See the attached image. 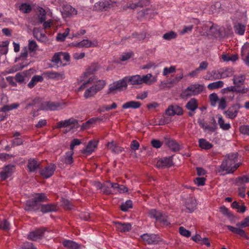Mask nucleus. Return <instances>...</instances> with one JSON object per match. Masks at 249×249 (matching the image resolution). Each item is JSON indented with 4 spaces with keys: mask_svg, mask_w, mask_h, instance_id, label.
Returning <instances> with one entry per match:
<instances>
[{
    "mask_svg": "<svg viewBox=\"0 0 249 249\" xmlns=\"http://www.w3.org/2000/svg\"><path fill=\"white\" fill-rule=\"evenodd\" d=\"M238 161V154L231 153L227 154L219 166V172L226 171L227 174L233 173L240 165Z\"/></svg>",
    "mask_w": 249,
    "mask_h": 249,
    "instance_id": "f257e3e1",
    "label": "nucleus"
},
{
    "mask_svg": "<svg viewBox=\"0 0 249 249\" xmlns=\"http://www.w3.org/2000/svg\"><path fill=\"white\" fill-rule=\"evenodd\" d=\"M98 70V67L96 64H92L89 66L83 75L78 80V83L82 82V84L78 88V90L81 91L88 87V85L92 83L93 78L92 77H89L90 75L94 74Z\"/></svg>",
    "mask_w": 249,
    "mask_h": 249,
    "instance_id": "f03ea898",
    "label": "nucleus"
},
{
    "mask_svg": "<svg viewBox=\"0 0 249 249\" xmlns=\"http://www.w3.org/2000/svg\"><path fill=\"white\" fill-rule=\"evenodd\" d=\"M204 85L199 84H192L183 90L180 94V97L183 99L198 95L204 89Z\"/></svg>",
    "mask_w": 249,
    "mask_h": 249,
    "instance_id": "7ed1b4c3",
    "label": "nucleus"
},
{
    "mask_svg": "<svg viewBox=\"0 0 249 249\" xmlns=\"http://www.w3.org/2000/svg\"><path fill=\"white\" fill-rule=\"evenodd\" d=\"M70 60V54L66 52H59L55 53L51 61L57 67H64L68 65Z\"/></svg>",
    "mask_w": 249,
    "mask_h": 249,
    "instance_id": "20e7f679",
    "label": "nucleus"
},
{
    "mask_svg": "<svg viewBox=\"0 0 249 249\" xmlns=\"http://www.w3.org/2000/svg\"><path fill=\"white\" fill-rule=\"evenodd\" d=\"M106 83L104 80H99L92 86L87 88L84 94L85 99L94 97L96 93L102 90L106 86Z\"/></svg>",
    "mask_w": 249,
    "mask_h": 249,
    "instance_id": "39448f33",
    "label": "nucleus"
},
{
    "mask_svg": "<svg viewBox=\"0 0 249 249\" xmlns=\"http://www.w3.org/2000/svg\"><path fill=\"white\" fill-rule=\"evenodd\" d=\"M127 84L125 83L124 78L110 84L107 92V94H115L118 91H121L127 88Z\"/></svg>",
    "mask_w": 249,
    "mask_h": 249,
    "instance_id": "423d86ee",
    "label": "nucleus"
},
{
    "mask_svg": "<svg viewBox=\"0 0 249 249\" xmlns=\"http://www.w3.org/2000/svg\"><path fill=\"white\" fill-rule=\"evenodd\" d=\"M65 106L64 103L58 102L46 101L43 102L40 109L43 110L55 111L61 109Z\"/></svg>",
    "mask_w": 249,
    "mask_h": 249,
    "instance_id": "0eeeda50",
    "label": "nucleus"
},
{
    "mask_svg": "<svg viewBox=\"0 0 249 249\" xmlns=\"http://www.w3.org/2000/svg\"><path fill=\"white\" fill-rule=\"evenodd\" d=\"M45 231L46 228H41L34 230L30 232L28 235V238L33 241H36L38 239H40L43 236Z\"/></svg>",
    "mask_w": 249,
    "mask_h": 249,
    "instance_id": "6e6552de",
    "label": "nucleus"
},
{
    "mask_svg": "<svg viewBox=\"0 0 249 249\" xmlns=\"http://www.w3.org/2000/svg\"><path fill=\"white\" fill-rule=\"evenodd\" d=\"M112 224L113 227L119 232H128L130 231L132 228V225L129 223H121L114 221L113 222Z\"/></svg>",
    "mask_w": 249,
    "mask_h": 249,
    "instance_id": "1a4fd4ad",
    "label": "nucleus"
},
{
    "mask_svg": "<svg viewBox=\"0 0 249 249\" xmlns=\"http://www.w3.org/2000/svg\"><path fill=\"white\" fill-rule=\"evenodd\" d=\"M15 167L14 165L9 164L2 168L0 173V177L1 180H5L10 177L14 171Z\"/></svg>",
    "mask_w": 249,
    "mask_h": 249,
    "instance_id": "9d476101",
    "label": "nucleus"
},
{
    "mask_svg": "<svg viewBox=\"0 0 249 249\" xmlns=\"http://www.w3.org/2000/svg\"><path fill=\"white\" fill-rule=\"evenodd\" d=\"M142 241L148 244H156L159 242V237L155 234L144 233L141 236Z\"/></svg>",
    "mask_w": 249,
    "mask_h": 249,
    "instance_id": "9b49d317",
    "label": "nucleus"
},
{
    "mask_svg": "<svg viewBox=\"0 0 249 249\" xmlns=\"http://www.w3.org/2000/svg\"><path fill=\"white\" fill-rule=\"evenodd\" d=\"M165 113L168 116L180 115L183 113V110L181 107L178 105H170L165 110Z\"/></svg>",
    "mask_w": 249,
    "mask_h": 249,
    "instance_id": "f8f14e48",
    "label": "nucleus"
},
{
    "mask_svg": "<svg viewBox=\"0 0 249 249\" xmlns=\"http://www.w3.org/2000/svg\"><path fill=\"white\" fill-rule=\"evenodd\" d=\"M55 167L54 164H51L40 171V175L44 178H49L53 174Z\"/></svg>",
    "mask_w": 249,
    "mask_h": 249,
    "instance_id": "ddd939ff",
    "label": "nucleus"
},
{
    "mask_svg": "<svg viewBox=\"0 0 249 249\" xmlns=\"http://www.w3.org/2000/svg\"><path fill=\"white\" fill-rule=\"evenodd\" d=\"M173 165L171 157H165L159 160L156 163V166L159 169L170 167Z\"/></svg>",
    "mask_w": 249,
    "mask_h": 249,
    "instance_id": "4468645a",
    "label": "nucleus"
},
{
    "mask_svg": "<svg viewBox=\"0 0 249 249\" xmlns=\"http://www.w3.org/2000/svg\"><path fill=\"white\" fill-rule=\"evenodd\" d=\"M242 59L246 65L249 67V43H245L241 48Z\"/></svg>",
    "mask_w": 249,
    "mask_h": 249,
    "instance_id": "2eb2a0df",
    "label": "nucleus"
},
{
    "mask_svg": "<svg viewBox=\"0 0 249 249\" xmlns=\"http://www.w3.org/2000/svg\"><path fill=\"white\" fill-rule=\"evenodd\" d=\"M124 79L126 83L127 84V83H128L132 85H139L142 84L141 76L138 74L125 76L124 77Z\"/></svg>",
    "mask_w": 249,
    "mask_h": 249,
    "instance_id": "dca6fc26",
    "label": "nucleus"
},
{
    "mask_svg": "<svg viewBox=\"0 0 249 249\" xmlns=\"http://www.w3.org/2000/svg\"><path fill=\"white\" fill-rule=\"evenodd\" d=\"M241 107L239 104H237L228 108L227 111L224 112L226 116L230 119H234L237 115L239 109Z\"/></svg>",
    "mask_w": 249,
    "mask_h": 249,
    "instance_id": "f3484780",
    "label": "nucleus"
},
{
    "mask_svg": "<svg viewBox=\"0 0 249 249\" xmlns=\"http://www.w3.org/2000/svg\"><path fill=\"white\" fill-rule=\"evenodd\" d=\"M77 11L70 5H66L63 8L62 15L64 18H69L77 15Z\"/></svg>",
    "mask_w": 249,
    "mask_h": 249,
    "instance_id": "a211bd4d",
    "label": "nucleus"
},
{
    "mask_svg": "<svg viewBox=\"0 0 249 249\" xmlns=\"http://www.w3.org/2000/svg\"><path fill=\"white\" fill-rule=\"evenodd\" d=\"M223 90L224 93H226L227 91H231L235 92L238 93L245 94L249 91V89L245 87H243L240 88H238L236 85H234L227 87L226 88H224L223 89Z\"/></svg>",
    "mask_w": 249,
    "mask_h": 249,
    "instance_id": "6ab92c4d",
    "label": "nucleus"
},
{
    "mask_svg": "<svg viewBox=\"0 0 249 249\" xmlns=\"http://www.w3.org/2000/svg\"><path fill=\"white\" fill-rule=\"evenodd\" d=\"M38 208L43 213L55 212L57 210L56 205L52 203L41 204Z\"/></svg>",
    "mask_w": 249,
    "mask_h": 249,
    "instance_id": "aec40b11",
    "label": "nucleus"
},
{
    "mask_svg": "<svg viewBox=\"0 0 249 249\" xmlns=\"http://www.w3.org/2000/svg\"><path fill=\"white\" fill-rule=\"evenodd\" d=\"M227 228L232 232L235 233L245 239H248V235L245 231L242 229V228L239 226L233 227L230 225H227Z\"/></svg>",
    "mask_w": 249,
    "mask_h": 249,
    "instance_id": "412c9836",
    "label": "nucleus"
},
{
    "mask_svg": "<svg viewBox=\"0 0 249 249\" xmlns=\"http://www.w3.org/2000/svg\"><path fill=\"white\" fill-rule=\"evenodd\" d=\"M246 79V76L243 74L234 75L233 76V84L236 85L238 88L243 87Z\"/></svg>",
    "mask_w": 249,
    "mask_h": 249,
    "instance_id": "4be33fe9",
    "label": "nucleus"
},
{
    "mask_svg": "<svg viewBox=\"0 0 249 249\" xmlns=\"http://www.w3.org/2000/svg\"><path fill=\"white\" fill-rule=\"evenodd\" d=\"M142 105V104L138 101H129L123 104L122 105L123 108L126 109H136L139 108Z\"/></svg>",
    "mask_w": 249,
    "mask_h": 249,
    "instance_id": "5701e85b",
    "label": "nucleus"
},
{
    "mask_svg": "<svg viewBox=\"0 0 249 249\" xmlns=\"http://www.w3.org/2000/svg\"><path fill=\"white\" fill-rule=\"evenodd\" d=\"M107 147L112 152L118 154L124 151V148L118 145L113 141L109 142L107 144Z\"/></svg>",
    "mask_w": 249,
    "mask_h": 249,
    "instance_id": "b1692460",
    "label": "nucleus"
},
{
    "mask_svg": "<svg viewBox=\"0 0 249 249\" xmlns=\"http://www.w3.org/2000/svg\"><path fill=\"white\" fill-rule=\"evenodd\" d=\"M77 123V121L74 119L71 118L64 121H60L57 123L56 128L67 127L72 124L75 125Z\"/></svg>",
    "mask_w": 249,
    "mask_h": 249,
    "instance_id": "393cba45",
    "label": "nucleus"
},
{
    "mask_svg": "<svg viewBox=\"0 0 249 249\" xmlns=\"http://www.w3.org/2000/svg\"><path fill=\"white\" fill-rule=\"evenodd\" d=\"M185 206L188 212L192 213L196 208V201L193 198H189L186 200Z\"/></svg>",
    "mask_w": 249,
    "mask_h": 249,
    "instance_id": "a878e982",
    "label": "nucleus"
},
{
    "mask_svg": "<svg viewBox=\"0 0 249 249\" xmlns=\"http://www.w3.org/2000/svg\"><path fill=\"white\" fill-rule=\"evenodd\" d=\"M149 215L151 218H155L156 220L164 221V216L160 211H157L156 209H152L149 211Z\"/></svg>",
    "mask_w": 249,
    "mask_h": 249,
    "instance_id": "bb28decb",
    "label": "nucleus"
},
{
    "mask_svg": "<svg viewBox=\"0 0 249 249\" xmlns=\"http://www.w3.org/2000/svg\"><path fill=\"white\" fill-rule=\"evenodd\" d=\"M109 1L107 0H103L95 4V8L97 10L106 11L110 7Z\"/></svg>",
    "mask_w": 249,
    "mask_h": 249,
    "instance_id": "cd10ccee",
    "label": "nucleus"
},
{
    "mask_svg": "<svg viewBox=\"0 0 249 249\" xmlns=\"http://www.w3.org/2000/svg\"><path fill=\"white\" fill-rule=\"evenodd\" d=\"M40 166V163L34 159H30L28 161L27 167L29 172H35Z\"/></svg>",
    "mask_w": 249,
    "mask_h": 249,
    "instance_id": "c85d7f7f",
    "label": "nucleus"
},
{
    "mask_svg": "<svg viewBox=\"0 0 249 249\" xmlns=\"http://www.w3.org/2000/svg\"><path fill=\"white\" fill-rule=\"evenodd\" d=\"M220 75L219 77H217L215 79H221V78H226L227 77H230L232 76H233L234 71L232 69L227 68L224 69L222 71L219 72Z\"/></svg>",
    "mask_w": 249,
    "mask_h": 249,
    "instance_id": "c756f323",
    "label": "nucleus"
},
{
    "mask_svg": "<svg viewBox=\"0 0 249 249\" xmlns=\"http://www.w3.org/2000/svg\"><path fill=\"white\" fill-rule=\"evenodd\" d=\"M186 108L193 112L195 111L198 107V102L196 98H191L186 104Z\"/></svg>",
    "mask_w": 249,
    "mask_h": 249,
    "instance_id": "7c9ffc66",
    "label": "nucleus"
},
{
    "mask_svg": "<svg viewBox=\"0 0 249 249\" xmlns=\"http://www.w3.org/2000/svg\"><path fill=\"white\" fill-rule=\"evenodd\" d=\"M97 144V141H90L84 150V153L87 155L91 154L96 148Z\"/></svg>",
    "mask_w": 249,
    "mask_h": 249,
    "instance_id": "2f4dec72",
    "label": "nucleus"
},
{
    "mask_svg": "<svg viewBox=\"0 0 249 249\" xmlns=\"http://www.w3.org/2000/svg\"><path fill=\"white\" fill-rule=\"evenodd\" d=\"M62 244L68 249H79L80 247V245L72 240H65Z\"/></svg>",
    "mask_w": 249,
    "mask_h": 249,
    "instance_id": "473e14b6",
    "label": "nucleus"
},
{
    "mask_svg": "<svg viewBox=\"0 0 249 249\" xmlns=\"http://www.w3.org/2000/svg\"><path fill=\"white\" fill-rule=\"evenodd\" d=\"M116 193H124L127 192V188L123 185H119L117 183H109Z\"/></svg>",
    "mask_w": 249,
    "mask_h": 249,
    "instance_id": "72a5a7b5",
    "label": "nucleus"
},
{
    "mask_svg": "<svg viewBox=\"0 0 249 249\" xmlns=\"http://www.w3.org/2000/svg\"><path fill=\"white\" fill-rule=\"evenodd\" d=\"M166 144L171 150L174 152L178 151L180 149L178 143L173 140H167Z\"/></svg>",
    "mask_w": 249,
    "mask_h": 249,
    "instance_id": "f704fd0d",
    "label": "nucleus"
},
{
    "mask_svg": "<svg viewBox=\"0 0 249 249\" xmlns=\"http://www.w3.org/2000/svg\"><path fill=\"white\" fill-rule=\"evenodd\" d=\"M233 28L235 34L240 36H242L244 34L246 30V26L245 25L240 23H237L234 24Z\"/></svg>",
    "mask_w": 249,
    "mask_h": 249,
    "instance_id": "c9c22d12",
    "label": "nucleus"
},
{
    "mask_svg": "<svg viewBox=\"0 0 249 249\" xmlns=\"http://www.w3.org/2000/svg\"><path fill=\"white\" fill-rule=\"evenodd\" d=\"M97 41H94L91 42L89 39H83L81 41L79 42V45L82 47L89 48L92 47H96L97 46Z\"/></svg>",
    "mask_w": 249,
    "mask_h": 249,
    "instance_id": "e433bc0d",
    "label": "nucleus"
},
{
    "mask_svg": "<svg viewBox=\"0 0 249 249\" xmlns=\"http://www.w3.org/2000/svg\"><path fill=\"white\" fill-rule=\"evenodd\" d=\"M43 80V78L41 75H35L32 78L28 84V87L32 89L39 82H42Z\"/></svg>",
    "mask_w": 249,
    "mask_h": 249,
    "instance_id": "4c0bfd02",
    "label": "nucleus"
},
{
    "mask_svg": "<svg viewBox=\"0 0 249 249\" xmlns=\"http://www.w3.org/2000/svg\"><path fill=\"white\" fill-rule=\"evenodd\" d=\"M36 202L33 199V200H29L26 202L25 210L28 211H36L37 209Z\"/></svg>",
    "mask_w": 249,
    "mask_h": 249,
    "instance_id": "58836bf2",
    "label": "nucleus"
},
{
    "mask_svg": "<svg viewBox=\"0 0 249 249\" xmlns=\"http://www.w3.org/2000/svg\"><path fill=\"white\" fill-rule=\"evenodd\" d=\"M46 76L49 78L59 80L62 79L64 78L63 73H60L57 72L48 71L46 72Z\"/></svg>",
    "mask_w": 249,
    "mask_h": 249,
    "instance_id": "ea45409f",
    "label": "nucleus"
},
{
    "mask_svg": "<svg viewBox=\"0 0 249 249\" xmlns=\"http://www.w3.org/2000/svg\"><path fill=\"white\" fill-rule=\"evenodd\" d=\"M221 58L224 62H235L238 59V57L236 54H232L230 56L228 54L224 53L221 55Z\"/></svg>",
    "mask_w": 249,
    "mask_h": 249,
    "instance_id": "a19ab883",
    "label": "nucleus"
},
{
    "mask_svg": "<svg viewBox=\"0 0 249 249\" xmlns=\"http://www.w3.org/2000/svg\"><path fill=\"white\" fill-rule=\"evenodd\" d=\"M199 146L204 149H210L213 147V144L210 142L207 141L204 139H200L198 141Z\"/></svg>",
    "mask_w": 249,
    "mask_h": 249,
    "instance_id": "79ce46f5",
    "label": "nucleus"
},
{
    "mask_svg": "<svg viewBox=\"0 0 249 249\" xmlns=\"http://www.w3.org/2000/svg\"><path fill=\"white\" fill-rule=\"evenodd\" d=\"M218 124L221 129L224 130H227L231 128L230 124L229 123H225L224 120L221 115H218Z\"/></svg>",
    "mask_w": 249,
    "mask_h": 249,
    "instance_id": "37998d69",
    "label": "nucleus"
},
{
    "mask_svg": "<svg viewBox=\"0 0 249 249\" xmlns=\"http://www.w3.org/2000/svg\"><path fill=\"white\" fill-rule=\"evenodd\" d=\"M73 152L69 151L66 153L65 156L62 158V160L67 164H71L73 162L72 159Z\"/></svg>",
    "mask_w": 249,
    "mask_h": 249,
    "instance_id": "c03bdc74",
    "label": "nucleus"
},
{
    "mask_svg": "<svg viewBox=\"0 0 249 249\" xmlns=\"http://www.w3.org/2000/svg\"><path fill=\"white\" fill-rule=\"evenodd\" d=\"M224 86V82L222 81H218L209 84L207 88L210 90H213L222 88Z\"/></svg>",
    "mask_w": 249,
    "mask_h": 249,
    "instance_id": "a18cd8bd",
    "label": "nucleus"
},
{
    "mask_svg": "<svg viewBox=\"0 0 249 249\" xmlns=\"http://www.w3.org/2000/svg\"><path fill=\"white\" fill-rule=\"evenodd\" d=\"M33 199L36 203L37 202H45L48 200L47 196L44 193L36 194Z\"/></svg>",
    "mask_w": 249,
    "mask_h": 249,
    "instance_id": "49530a36",
    "label": "nucleus"
},
{
    "mask_svg": "<svg viewBox=\"0 0 249 249\" xmlns=\"http://www.w3.org/2000/svg\"><path fill=\"white\" fill-rule=\"evenodd\" d=\"M70 29L67 28L65 31L63 33H58L56 37V39L57 41L63 42L64 41L66 37L69 35L70 33Z\"/></svg>",
    "mask_w": 249,
    "mask_h": 249,
    "instance_id": "de8ad7c7",
    "label": "nucleus"
},
{
    "mask_svg": "<svg viewBox=\"0 0 249 249\" xmlns=\"http://www.w3.org/2000/svg\"><path fill=\"white\" fill-rule=\"evenodd\" d=\"M103 117H94L90 119L89 121H88L85 124H83L82 125V127L84 128H87V125L89 124H92L97 122H101L103 121Z\"/></svg>",
    "mask_w": 249,
    "mask_h": 249,
    "instance_id": "09e8293b",
    "label": "nucleus"
},
{
    "mask_svg": "<svg viewBox=\"0 0 249 249\" xmlns=\"http://www.w3.org/2000/svg\"><path fill=\"white\" fill-rule=\"evenodd\" d=\"M146 5V2L144 1H143L142 0H140L138 2L130 3L128 5H127L126 6L128 8L134 9L137 7H142L144 5Z\"/></svg>",
    "mask_w": 249,
    "mask_h": 249,
    "instance_id": "8fccbe9b",
    "label": "nucleus"
},
{
    "mask_svg": "<svg viewBox=\"0 0 249 249\" xmlns=\"http://www.w3.org/2000/svg\"><path fill=\"white\" fill-rule=\"evenodd\" d=\"M19 10L23 13H29L32 10V7L29 4L24 3L19 5Z\"/></svg>",
    "mask_w": 249,
    "mask_h": 249,
    "instance_id": "3c124183",
    "label": "nucleus"
},
{
    "mask_svg": "<svg viewBox=\"0 0 249 249\" xmlns=\"http://www.w3.org/2000/svg\"><path fill=\"white\" fill-rule=\"evenodd\" d=\"M233 208L238 210V212L241 213H244L246 210V207L244 205H240L239 203L235 201L231 204Z\"/></svg>",
    "mask_w": 249,
    "mask_h": 249,
    "instance_id": "603ef678",
    "label": "nucleus"
},
{
    "mask_svg": "<svg viewBox=\"0 0 249 249\" xmlns=\"http://www.w3.org/2000/svg\"><path fill=\"white\" fill-rule=\"evenodd\" d=\"M177 36V33L174 31H171L164 34L162 36V38L165 40H170L176 38Z\"/></svg>",
    "mask_w": 249,
    "mask_h": 249,
    "instance_id": "864d4df0",
    "label": "nucleus"
},
{
    "mask_svg": "<svg viewBox=\"0 0 249 249\" xmlns=\"http://www.w3.org/2000/svg\"><path fill=\"white\" fill-rule=\"evenodd\" d=\"M152 77V75L151 73H148L146 75H143L141 76L142 84H145L146 85H151V78Z\"/></svg>",
    "mask_w": 249,
    "mask_h": 249,
    "instance_id": "5fc2aeb1",
    "label": "nucleus"
},
{
    "mask_svg": "<svg viewBox=\"0 0 249 249\" xmlns=\"http://www.w3.org/2000/svg\"><path fill=\"white\" fill-rule=\"evenodd\" d=\"M19 105L18 103H14L12 104L6 105L1 108V111L3 112L8 111L17 108Z\"/></svg>",
    "mask_w": 249,
    "mask_h": 249,
    "instance_id": "6e6d98bb",
    "label": "nucleus"
},
{
    "mask_svg": "<svg viewBox=\"0 0 249 249\" xmlns=\"http://www.w3.org/2000/svg\"><path fill=\"white\" fill-rule=\"evenodd\" d=\"M221 6V4L219 2H216L213 4L210 7L209 13L210 14H213L219 11Z\"/></svg>",
    "mask_w": 249,
    "mask_h": 249,
    "instance_id": "4d7b16f0",
    "label": "nucleus"
},
{
    "mask_svg": "<svg viewBox=\"0 0 249 249\" xmlns=\"http://www.w3.org/2000/svg\"><path fill=\"white\" fill-rule=\"evenodd\" d=\"M109 183H111L110 182H107L103 184L101 191L103 194L108 195L111 193V191L110 189L111 185H110Z\"/></svg>",
    "mask_w": 249,
    "mask_h": 249,
    "instance_id": "13d9d810",
    "label": "nucleus"
},
{
    "mask_svg": "<svg viewBox=\"0 0 249 249\" xmlns=\"http://www.w3.org/2000/svg\"><path fill=\"white\" fill-rule=\"evenodd\" d=\"M132 207V202L130 200H127L125 203L122 204L121 209L123 211L126 212L129 208Z\"/></svg>",
    "mask_w": 249,
    "mask_h": 249,
    "instance_id": "bf43d9fd",
    "label": "nucleus"
},
{
    "mask_svg": "<svg viewBox=\"0 0 249 249\" xmlns=\"http://www.w3.org/2000/svg\"><path fill=\"white\" fill-rule=\"evenodd\" d=\"M38 46L36 42L34 40H29L28 49L30 52H36L37 50Z\"/></svg>",
    "mask_w": 249,
    "mask_h": 249,
    "instance_id": "052dcab7",
    "label": "nucleus"
},
{
    "mask_svg": "<svg viewBox=\"0 0 249 249\" xmlns=\"http://www.w3.org/2000/svg\"><path fill=\"white\" fill-rule=\"evenodd\" d=\"M209 98L211 101V106L215 107L217 102L219 100L217 94L215 93H212L210 95Z\"/></svg>",
    "mask_w": 249,
    "mask_h": 249,
    "instance_id": "680f3d73",
    "label": "nucleus"
},
{
    "mask_svg": "<svg viewBox=\"0 0 249 249\" xmlns=\"http://www.w3.org/2000/svg\"><path fill=\"white\" fill-rule=\"evenodd\" d=\"M236 226L241 228L249 227V216L244 218L241 222L237 223Z\"/></svg>",
    "mask_w": 249,
    "mask_h": 249,
    "instance_id": "e2e57ef3",
    "label": "nucleus"
},
{
    "mask_svg": "<svg viewBox=\"0 0 249 249\" xmlns=\"http://www.w3.org/2000/svg\"><path fill=\"white\" fill-rule=\"evenodd\" d=\"M176 71L175 66H171L169 68L165 67L163 71V75L164 76H167L169 73L175 72Z\"/></svg>",
    "mask_w": 249,
    "mask_h": 249,
    "instance_id": "0e129e2a",
    "label": "nucleus"
},
{
    "mask_svg": "<svg viewBox=\"0 0 249 249\" xmlns=\"http://www.w3.org/2000/svg\"><path fill=\"white\" fill-rule=\"evenodd\" d=\"M10 228L9 223L5 219L0 221V229L3 230H8Z\"/></svg>",
    "mask_w": 249,
    "mask_h": 249,
    "instance_id": "69168bd1",
    "label": "nucleus"
},
{
    "mask_svg": "<svg viewBox=\"0 0 249 249\" xmlns=\"http://www.w3.org/2000/svg\"><path fill=\"white\" fill-rule=\"evenodd\" d=\"M179 232L181 235L186 237H189L191 235V232L186 230L183 227H180L179 228Z\"/></svg>",
    "mask_w": 249,
    "mask_h": 249,
    "instance_id": "338daca9",
    "label": "nucleus"
},
{
    "mask_svg": "<svg viewBox=\"0 0 249 249\" xmlns=\"http://www.w3.org/2000/svg\"><path fill=\"white\" fill-rule=\"evenodd\" d=\"M240 131L244 135H249V125H242L240 126Z\"/></svg>",
    "mask_w": 249,
    "mask_h": 249,
    "instance_id": "774afa93",
    "label": "nucleus"
}]
</instances>
